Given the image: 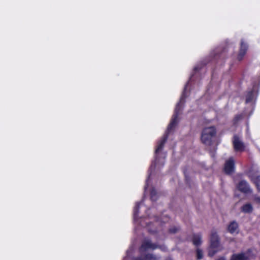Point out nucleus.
Instances as JSON below:
<instances>
[{
	"mask_svg": "<svg viewBox=\"0 0 260 260\" xmlns=\"http://www.w3.org/2000/svg\"><path fill=\"white\" fill-rule=\"evenodd\" d=\"M185 93V91H184L183 94L180 99V101L179 103L177 104L176 105V107L175 109L174 114L172 117V118L171 119V121L170 122V123L168 125L167 131L166 132V134L165 136H164L160 140V141L158 143L157 148L155 150V154L157 155L158 154L159 152L161 150L162 148H163L164 145L165 143L166 140L167 139V133L170 132L176 125V124L177 123L178 120V116L179 114V111L181 110V103L182 101L184 100V94Z\"/></svg>",
	"mask_w": 260,
	"mask_h": 260,
	"instance_id": "1",
	"label": "nucleus"
},
{
	"mask_svg": "<svg viewBox=\"0 0 260 260\" xmlns=\"http://www.w3.org/2000/svg\"><path fill=\"white\" fill-rule=\"evenodd\" d=\"M216 130L214 126L205 127L202 131L201 141L206 145H210L213 138L215 137Z\"/></svg>",
	"mask_w": 260,
	"mask_h": 260,
	"instance_id": "2",
	"label": "nucleus"
},
{
	"mask_svg": "<svg viewBox=\"0 0 260 260\" xmlns=\"http://www.w3.org/2000/svg\"><path fill=\"white\" fill-rule=\"evenodd\" d=\"M221 250L219 238L216 232H212L210 237V246L208 249V255L213 256L218 251Z\"/></svg>",
	"mask_w": 260,
	"mask_h": 260,
	"instance_id": "3",
	"label": "nucleus"
},
{
	"mask_svg": "<svg viewBox=\"0 0 260 260\" xmlns=\"http://www.w3.org/2000/svg\"><path fill=\"white\" fill-rule=\"evenodd\" d=\"M158 248V246L155 244H153L149 240H145L141 247L140 250L141 253H143L148 249H155Z\"/></svg>",
	"mask_w": 260,
	"mask_h": 260,
	"instance_id": "4",
	"label": "nucleus"
},
{
	"mask_svg": "<svg viewBox=\"0 0 260 260\" xmlns=\"http://www.w3.org/2000/svg\"><path fill=\"white\" fill-rule=\"evenodd\" d=\"M235 170V161L233 157L230 158L225 162L224 171L227 174H231Z\"/></svg>",
	"mask_w": 260,
	"mask_h": 260,
	"instance_id": "5",
	"label": "nucleus"
},
{
	"mask_svg": "<svg viewBox=\"0 0 260 260\" xmlns=\"http://www.w3.org/2000/svg\"><path fill=\"white\" fill-rule=\"evenodd\" d=\"M238 189L244 193H250L252 192V190L250 188L247 183L244 180L241 181L237 185Z\"/></svg>",
	"mask_w": 260,
	"mask_h": 260,
	"instance_id": "6",
	"label": "nucleus"
},
{
	"mask_svg": "<svg viewBox=\"0 0 260 260\" xmlns=\"http://www.w3.org/2000/svg\"><path fill=\"white\" fill-rule=\"evenodd\" d=\"M233 144L234 149L236 151H242L244 150L245 147L244 144L241 141L240 138L237 136H235L234 137Z\"/></svg>",
	"mask_w": 260,
	"mask_h": 260,
	"instance_id": "7",
	"label": "nucleus"
},
{
	"mask_svg": "<svg viewBox=\"0 0 260 260\" xmlns=\"http://www.w3.org/2000/svg\"><path fill=\"white\" fill-rule=\"evenodd\" d=\"M248 48L247 45L245 43L243 40L241 41L240 48L239 52L238 55V59L241 60L243 59L244 56L245 55Z\"/></svg>",
	"mask_w": 260,
	"mask_h": 260,
	"instance_id": "8",
	"label": "nucleus"
},
{
	"mask_svg": "<svg viewBox=\"0 0 260 260\" xmlns=\"http://www.w3.org/2000/svg\"><path fill=\"white\" fill-rule=\"evenodd\" d=\"M252 180L255 183L258 191H260V176L252 178ZM253 200L257 204H260V197L254 196Z\"/></svg>",
	"mask_w": 260,
	"mask_h": 260,
	"instance_id": "9",
	"label": "nucleus"
},
{
	"mask_svg": "<svg viewBox=\"0 0 260 260\" xmlns=\"http://www.w3.org/2000/svg\"><path fill=\"white\" fill-rule=\"evenodd\" d=\"M230 260H249L244 253L234 254L232 255Z\"/></svg>",
	"mask_w": 260,
	"mask_h": 260,
	"instance_id": "10",
	"label": "nucleus"
},
{
	"mask_svg": "<svg viewBox=\"0 0 260 260\" xmlns=\"http://www.w3.org/2000/svg\"><path fill=\"white\" fill-rule=\"evenodd\" d=\"M238 225L235 221L232 222L228 226V231L231 234L238 233Z\"/></svg>",
	"mask_w": 260,
	"mask_h": 260,
	"instance_id": "11",
	"label": "nucleus"
},
{
	"mask_svg": "<svg viewBox=\"0 0 260 260\" xmlns=\"http://www.w3.org/2000/svg\"><path fill=\"white\" fill-rule=\"evenodd\" d=\"M253 210L252 205L250 204H246L243 205L241 208V210L244 213L251 212Z\"/></svg>",
	"mask_w": 260,
	"mask_h": 260,
	"instance_id": "12",
	"label": "nucleus"
},
{
	"mask_svg": "<svg viewBox=\"0 0 260 260\" xmlns=\"http://www.w3.org/2000/svg\"><path fill=\"white\" fill-rule=\"evenodd\" d=\"M192 242L194 245L198 246L201 243V237L200 235H195L193 237Z\"/></svg>",
	"mask_w": 260,
	"mask_h": 260,
	"instance_id": "13",
	"label": "nucleus"
},
{
	"mask_svg": "<svg viewBox=\"0 0 260 260\" xmlns=\"http://www.w3.org/2000/svg\"><path fill=\"white\" fill-rule=\"evenodd\" d=\"M144 258L145 260H158V258L152 254H147Z\"/></svg>",
	"mask_w": 260,
	"mask_h": 260,
	"instance_id": "14",
	"label": "nucleus"
},
{
	"mask_svg": "<svg viewBox=\"0 0 260 260\" xmlns=\"http://www.w3.org/2000/svg\"><path fill=\"white\" fill-rule=\"evenodd\" d=\"M151 199L152 201H155L157 199L156 192L155 190L152 189L150 192Z\"/></svg>",
	"mask_w": 260,
	"mask_h": 260,
	"instance_id": "15",
	"label": "nucleus"
},
{
	"mask_svg": "<svg viewBox=\"0 0 260 260\" xmlns=\"http://www.w3.org/2000/svg\"><path fill=\"white\" fill-rule=\"evenodd\" d=\"M139 204L140 203H137L134 208V219L136 220V216L137 215H138V208L139 207Z\"/></svg>",
	"mask_w": 260,
	"mask_h": 260,
	"instance_id": "16",
	"label": "nucleus"
},
{
	"mask_svg": "<svg viewBox=\"0 0 260 260\" xmlns=\"http://www.w3.org/2000/svg\"><path fill=\"white\" fill-rule=\"evenodd\" d=\"M197 254L198 259H200L203 258V251L201 250L197 249Z\"/></svg>",
	"mask_w": 260,
	"mask_h": 260,
	"instance_id": "17",
	"label": "nucleus"
},
{
	"mask_svg": "<svg viewBox=\"0 0 260 260\" xmlns=\"http://www.w3.org/2000/svg\"><path fill=\"white\" fill-rule=\"evenodd\" d=\"M150 175H151V173L149 174V177L148 178H147V179L146 180V185L145 186V190H146L147 188L148 187V182L149 181V179H150Z\"/></svg>",
	"mask_w": 260,
	"mask_h": 260,
	"instance_id": "18",
	"label": "nucleus"
},
{
	"mask_svg": "<svg viewBox=\"0 0 260 260\" xmlns=\"http://www.w3.org/2000/svg\"><path fill=\"white\" fill-rule=\"evenodd\" d=\"M177 231H178V229L175 227L170 229V232L171 233H175Z\"/></svg>",
	"mask_w": 260,
	"mask_h": 260,
	"instance_id": "19",
	"label": "nucleus"
},
{
	"mask_svg": "<svg viewBox=\"0 0 260 260\" xmlns=\"http://www.w3.org/2000/svg\"><path fill=\"white\" fill-rule=\"evenodd\" d=\"M156 162L154 163V166L153 165H152L150 168V170H149V172H152L153 170L154 169L155 167H156Z\"/></svg>",
	"mask_w": 260,
	"mask_h": 260,
	"instance_id": "20",
	"label": "nucleus"
},
{
	"mask_svg": "<svg viewBox=\"0 0 260 260\" xmlns=\"http://www.w3.org/2000/svg\"><path fill=\"white\" fill-rule=\"evenodd\" d=\"M135 260H145V258H142V257H138L135 259Z\"/></svg>",
	"mask_w": 260,
	"mask_h": 260,
	"instance_id": "21",
	"label": "nucleus"
},
{
	"mask_svg": "<svg viewBox=\"0 0 260 260\" xmlns=\"http://www.w3.org/2000/svg\"><path fill=\"white\" fill-rule=\"evenodd\" d=\"M218 260H225V259L224 257H220Z\"/></svg>",
	"mask_w": 260,
	"mask_h": 260,
	"instance_id": "22",
	"label": "nucleus"
},
{
	"mask_svg": "<svg viewBox=\"0 0 260 260\" xmlns=\"http://www.w3.org/2000/svg\"><path fill=\"white\" fill-rule=\"evenodd\" d=\"M249 101V99H246V102L247 103V102H248Z\"/></svg>",
	"mask_w": 260,
	"mask_h": 260,
	"instance_id": "23",
	"label": "nucleus"
},
{
	"mask_svg": "<svg viewBox=\"0 0 260 260\" xmlns=\"http://www.w3.org/2000/svg\"><path fill=\"white\" fill-rule=\"evenodd\" d=\"M186 85L185 87L184 90L186 89Z\"/></svg>",
	"mask_w": 260,
	"mask_h": 260,
	"instance_id": "24",
	"label": "nucleus"
},
{
	"mask_svg": "<svg viewBox=\"0 0 260 260\" xmlns=\"http://www.w3.org/2000/svg\"><path fill=\"white\" fill-rule=\"evenodd\" d=\"M194 70H197V68L196 67L194 68Z\"/></svg>",
	"mask_w": 260,
	"mask_h": 260,
	"instance_id": "25",
	"label": "nucleus"
}]
</instances>
